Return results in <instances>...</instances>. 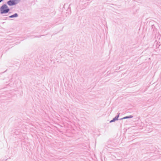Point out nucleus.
I'll use <instances>...</instances> for the list:
<instances>
[{
    "mask_svg": "<svg viewBox=\"0 0 161 161\" xmlns=\"http://www.w3.org/2000/svg\"><path fill=\"white\" fill-rule=\"evenodd\" d=\"M9 10V8L6 4L3 5L0 8V11L1 14L7 13Z\"/></svg>",
    "mask_w": 161,
    "mask_h": 161,
    "instance_id": "nucleus-1",
    "label": "nucleus"
},
{
    "mask_svg": "<svg viewBox=\"0 0 161 161\" xmlns=\"http://www.w3.org/2000/svg\"><path fill=\"white\" fill-rule=\"evenodd\" d=\"M9 6L15 5L16 3L14 0H9L7 2Z\"/></svg>",
    "mask_w": 161,
    "mask_h": 161,
    "instance_id": "nucleus-2",
    "label": "nucleus"
},
{
    "mask_svg": "<svg viewBox=\"0 0 161 161\" xmlns=\"http://www.w3.org/2000/svg\"><path fill=\"white\" fill-rule=\"evenodd\" d=\"M18 16V15L17 14H15L14 15L10 16L9 17L10 18L17 17Z\"/></svg>",
    "mask_w": 161,
    "mask_h": 161,
    "instance_id": "nucleus-3",
    "label": "nucleus"
},
{
    "mask_svg": "<svg viewBox=\"0 0 161 161\" xmlns=\"http://www.w3.org/2000/svg\"><path fill=\"white\" fill-rule=\"evenodd\" d=\"M117 119H118V118H117L116 119L115 118H114L112 120H111L110 122H112L114 121H115V120H117Z\"/></svg>",
    "mask_w": 161,
    "mask_h": 161,
    "instance_id": "nucleus-4",
    "label": "nucleus"
},
{
    "mask_svg": "<svg viewBox=\"0 0 161 161\" xmlns=\"http://www.w3.org/2000/svg\"><path fill=\"white\" fill-rule=\"evenodd\" d=\"M129 117H125L124 119H126V118H129Z\"/></svg>",
    "mask_w": 161,
    "mask_h": 161,
    "instance_id": "nucleus-5",
    "label": "nucleus"
},
{
    "mask_svg": "<svg viewBox=\"0 0 161 161\" xmlns=\"http://www.w3.org/2000/svg\"><path fill=\"white\" fill-rule=\"evenodd\" d=\"M3 0H0V3L2 1H3Z\"/></svg>",
    "mask_w": 161,
    "mask_h": 161,
    "instance_id": "nucleus-6",
    "label": "nucleus"
}]
</instances>
